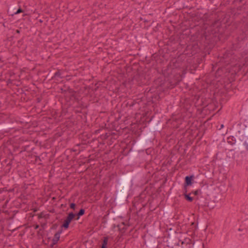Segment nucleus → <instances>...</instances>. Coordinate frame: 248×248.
<instances>
[{
    "mask_svg": "<svg viewBox=\"0 0 248 248\" xmlns=\"http://www.w3.org/2000/svg\"><path fill=\"white\" fill-rule=\"evenodd\" d=\"M131 174L128 173L122 178V182L119 186L118 193L116 197V201L119 203H123L128 199L131 188L133 184L130 181Z\"/></svg>",
    "mask_w": 248,
    "mask_h": 248,
    "instance_id": "f257e3e1",
    "label": "nucleus"
},
{
    "mask_svg": "<svg viewBox=\"0 0 248 248\" xmlns=\"http://www.w3.org/2000/svg\"><path fill=\"white\" fill-rule=\"evenodd\" d=\"M151 143V141L147 137L143 138L141 139L137 143L136 148L137 149L141 148H149V146Z\"/></svg>",
    "mask_w": 248,
    "mask_h": 248,
    "instance_id": "f03ea898",
    "label": "nucleus"
},
{
    "mask_svg": "<svg viewBox=\"0 0 248 248\" xmlns=\"http://www.w3.org/2000/svg\"><path fill=\"white\" fill-rule=\"evenodd\" d=\"M76 217V215L71 212L70 213L68 216L66 217L65 220L64 221L63 224L62 225V227L64 229H67L69 227V224L71 222L72 220Z\"/></svg>",
    "mask_w": 248,
    "mask_h": 248,
    "instance_id": "7ed1b4c3",
    "label": "nucleus"
},
{
    "mask_svg": "<svg viewBox=\"0 0 248 248\" xmlns=\"http://www.w3.org/2000/svg\"><path fill=\"white\" fill-rule=\"evenodd\" d=\"M193 176H186L185 177V184H184V187H185V189L186 192H187L186 187L187 186H191L192 184V181L193 179Z\"/></svg>",
    "mask_w": 248,
    "mask_h": 248,
    "instance_id": "20e7f679",
    "label": "nucleus"
},
{
    "mask_svg": "<svg viewBox=\"0 0 248 248\" xmlns=\"http://www.w3.org/2000/svg\"><path fill=\"white\" fill-rule=\"evenodd\" d=\"M62 229H61L60 231H59L55 234L54 238L52 239L53 245H55L57 243L58 241L60 239V234L62 233Z\"/></svg>",
    "mask_w": 248,
    "mask_h": 248,
    "instance_id": "39448f33",
    "label": "nucleus"
},
{
    "mask_svg": "<svg viewBox=\"0 0 248 248\" xmlns=\"http://www.w3.org/2000/svg\"><path fill=\"white\" fill-rule=\"evenodd\" d=\"M17 8L16 5H14L11 8L10 10L8 11V12L10 13L11 16H13L15 15V14H14V12H16Z\"/></svg>",
    "mask_w": 248,
    "mask_h": 248,
    "instance_id": "423d86ee",
    "label": "nucleus"
},
{
    "mask_svg": "<svg viewBox=\"0 0 248 248\" xmlns=\"http://www.w3.org/2000/svg\"><path fill=\"white\" fill-rule=\"evenodd\" d=\"M85 210L83 209H81L78 213L76 215V217L77 216V217L76 218L77 220L78 219L79 217L84 214Z\"/></svg>",
    "mask_w": 248,
    "mask_h": 248,
    "instance_id": "0eeeda50",
    "label": "nucleus"
},
{
    "mask_svg": "<svg viewBox=\"0 0 248 248\" xmlns=\"http://www.w3.org/2000/svg\"><path fill=\"white\" fill-rule=\"evenodd\" d=\"M190 194L191 193L187 194H186V192H185V193L184 194V196H185V199L187 201L191 202L193 199L192 197L190 196Z\"/></svg>",
    "mask_w": 248,
    "mask_h": 248,
    "instance_id": "6e6552de",
    "label": "nucleus"
},
{
    "mask_svg": "<svg viewBox=\"0 0 248 248\" xmlns=\"http://www.w3.org/2000/svg\"><path fill=\"white\" fill-rule=\"evenodd\" d=\"M108 238L107 237H104L103 242L102 245V248H107V245L108 244Z\"/></svg>",
    "mask_w": 248,
    "mask_h": 248,
    "instance_id": "1a4fd4ad",
    "label": "nucleus"
},
{
    "mask_svg": "<svg viewBox=\"0 0 248 248\" xmlns=\"http://www.w3.org/2000/svg\"><path fill=\"white\" fill-rule=\"evenodd\" d=\"M146 192L145 191H143L141 193L139 196L140 198L141 199H144L146 197Z\"/></svg>",
    "mask_w": 248,
    "mask_h": 248,
    "instance_id": "9d476101",
    "label": "nucleus"
},
{
    "mask_svg": "<svg viewBox=\"0 0 248 248\" xmlns=\"http://www.w3.org/2000/svg\"><path fill=\"white\" fill-rule=\"evenodd\" d=\"M22 12H23V11L20 8V7L19 6L18 8H17L16 12H14V14L17 15V14H19Z\"/></svg>",
    "mask_w": 248,
    "mask_h": 248,
    "instance_id": "9b49d317",
    "label": "nucleus"
},
{
    "mask_svg": "<svg viewBox=\"0 0 248 248\" xmlns=\"http://www.w3.org/2000/svg\"><path fill=\"white\" fill-rule=\"evenodd\" d=\"M124 210V207H122L118 210H117L115 212L116 215H119L120 213Z\"/></svg>",
    "mask_w": 248,
    "mask_h": 248,
    "instance_id": "f8f14e48",
    "label": "nucleus"
},
{
    "mask_svg": "<svg viewBox=\"0 0 248 248\" xmlns=\"http://www.w3.org/2000/svg\"><path fill=\"white\" fill-rule=\"evenodd\" d=\"M75 207H76V204L74 203H71L70 204V207L71 208V209H75Z\"/></svg>",
    "mask_w": 248,
    "mask_h": 248,
    "instance_id": "ddd939ff",
    "label": "nucleus"
},
{
    "mask_svg": "<svg viewBox=\"0 0 248 248\" xmlns=\"http://www.w3.org/2000/svg\"><path fill=\"white\" fill-rule=\"evenodd\" d=\"M61 75V73L59 71L56 72L54 74V77H59Z\"/></svg>",
    "mask_w": 248,
    "mask_h": 248,
    "instance_id": "4468645a",
    "label": "nucleus"
},
{
    "mask_svg": "<svg viewBox=\"0 0 248 248\" xmlns=\"http://www.w3.org/2000/svg\"><path fill=\"white\" fill-rule=\"evenodd\" d=\"M200 191H201L200 190H197L194 192H192V193H193L195 195H197Z\"/></svg>",
    "mask_w": 248,
    "mask_h": 248,
    "instance_id": "2eb2a0df",
    "label": "nucleus"
},
{
    "mask_svg": "<svg viewBox=\"0 0 248 248\" xmlns=\"http://www.w3.org/2000/svg\"><path fill=\"white\" fill-rule=\"evenodd\" d=\"M8 127V125L0 126V129H2V128H6V127Z\"/></svg>",
    "mask_w": 248,
    "mask_h": 248,
    "instance_id": "dca6fc26",
    "label": "nucleus"
},
{
    "mask_svg": "<svg viewBox=\"0 0 248 248\" xmlns=\"http://www.w3.org/2000/svg\"><path fill=\"white\" fill-rule=\"evenodd\" d=\"M244 146L246 147L247 149H248V144H247L246 142L244 143Z\"/></svg>",
    "mask_w": 248,
    "mask_h": 248,
    "instance_id": "f3484780",
    "label": "nucleus"
},
{
    "mask_svg": "<svg viewBox=\"0 0 248 248\" xmlns=\"http://www.w3.org/2000/svg\"><path fill=\"white\" fill-rule=\"evenodd\" d=\"M246 134L247 135H248V128L246 129Z\"/></svg>",
    "mask_w": 248,
    "mask_h": 248,
    "instance_id": "a211bd4d",
    "label": "nucleus"
},
{
    "mask_svg": "<svg viewBox=\"0 0 248 248\" xmlns=\"http://www.w3.org/2000/svg\"><path fill=\"white\" fill-rule=\"evenodd\" d=\"M16 32L19 33L20 32V31L18 30H16Z\"/></svg>",
    "mask_w": 248,
    "mask_h": 248,
    "instance_id": "6ab92c4d",
    "label": "nucleus"
},
{
    "mask_svg": "<svg viewBox=\"0 0 248 248\" xmlns=\"http://www.w3.org/2000/svg\"><path fill=\"white\" fill-rule=\"evenodd\" d=\"M224 127V125L223 124H221V128H223Z\"/></svg>",
    "mask_w": 248,
    "mask_h": 248,
    "instance_id": "aec40b11",
    "label": "nucleus"
},
{
    "mask_svg": "<svg viewBox=\"0 0 248 248\" xmlns=\"http://www.w3.org/2000/svg\"><path fill=\"white\" fill-rule=\"evenodd\" d=\"M38 225H37L36 227H35V229H37L38 228Z\"/></svg>",
    "mask_w": 248,
    "mask_h": 248,
    "instance_id": "412c9836",
    "label": "nucleus"
},
{
    "mask_svg": "<svg viewBox=\"0 0 248 248\" xmlns=\"http://www.w3.org/2000/svg\"><path fill=\"white\" fill-rule=\"evenodd\" d=\"M240 147H243V146L242 145H240Z\"/></svg>",
    "mask_w": 248,
    "mask_h": 248,
    "instance_id": "4be33fe9",
    "label": "nucleus"
}]
</instances>
